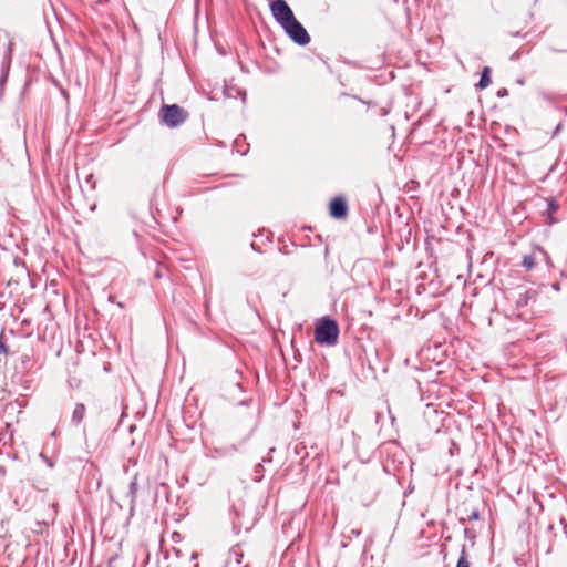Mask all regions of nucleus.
Segmentation results:
<instances>
[{
    "label": "nucleus",
    "instance_id": "1",
    "mask_svg": "<svg viewBox=\"0 0 567 567\" xmlns=\"http://www.w3.org/2000/svg\"><path fill=\"white\" fill-rule=\"evenodd\" d=\"M339 338V326L329 317L322 318L315 330V340L320 344L334 346Z\"/></svg>",
    "mask_w": 567,
    "mask_h": 567
},
{
    "label": "nucleus",
    "instance_id": "2",
    "mask_svg": "<svg viewBox=\"0 0 567 567\" xmlns=\"http://www.w3.org/2000/svg\"><path fill=\"white\" fill-rule=\"evenodd\" d=\"M188 116L189 113L177 104H164L158 112L161 122L168 127L179 126Z\"/></svg>",
    "mask_w": 567,
    "mask_h": 567
},
{
    "label": "nucleus",
    "instance_id": "3",
    "mask_svg": "<svg viewBox=\"0 0 567 567\" xmlns=\"http://www.w3.org/2000/svg\"><path fill=\"white\" fill-rule=\"evenodd\" d=\"M270 11L274 19L281 28L296 18L291 8L285 0H272L270 2Z\"/></svg>",
    "mask_w": 567,
    "mask_h": 567
},
{
    "label": "nucleus",
    "instance_id": "4",
    "mask_svg": "<svg viewBox=\"0 0 567 567\" xmlns=\"http://www.w3.org/2000/svg\"><path fill=\"white\" fill-rule=\"evenodd\" d=\"M282 29L288 37L299 45H307L311 40L307 30L296 18L288 22Z\"/></svg>",
    "mask_w": 567,
    "mask_h": 567
},
{
    "label": "nucleus",
    "instance_id": "5",
    "mask_svg": "<svg viewBox=\"0 0 567 567\" xmlns=\"http://www.w3.org/2000/svg\"><path fill=\"white\" fill-rule=\"evenodd\" d=\"M330 216L336 219H344L348 215V204L343 197H334L329 205Z\"/></svg>",
    "mask_w": 567,
    "mask_h": 567
},
{
    "label": "nucleus",
    "instance_id": "6",
    "mask_svg": "<svg viewBox=\"0 0 567 567\" xmlns=\"http://www.w3.org/2000/svg\"><path fill=\"white\" fill-rule=\"evenodd\" d=\"M558 209H559V204L557 203L556 199H554V198L547 199V206H546L544 214L547 215L546 223L548 225H553L557 221V219L554 217V215L557 213Z\"/></svg>",
    "mask_w": 567,
    "mask_h": 567
},
{
    "label": "nucleus",
    "instance_id": "7",
    "mask_svg": "<svg viewBox=\"0 0 567 567\" xmlns=\"http://www.w3.org/2000/svg\"><path fill=\"white\" fill-rule=\"evenodd\" d=\"M491 73H492V70L489 66L483 68L482 73H481V79H480L478 83L476 84V87L478 90H484L491 85V83H492Z\"/></svg>",
    "mask_w": 567,
    "mask_h": 567
},
{
    "label": "nucleus",
    "instance_id": "8",
    "mask_svg": "<svg viewBox=\"0 0 567 567\" xmlns=\"http://www.w3.org/2000/svg\"><path fill=\"white\" fill-rule=\"evenodd\" d=\"M85 411V405L83 403H78L72 413V423L75 425L80 424L84 419Z\"/></svg>",
    "mask_w": 567,
    "mask_h": 567
},
{
    "label": "nucleus",
    "instance_id": "9",
    "mask_svg": "<svg viewBox=\"0 0 567 567\" xmlns=\"http://www.w3.org/2000/svg\"><path fill=\"white\" fill-rule=\"evenodd\" d=\"M532 251H533L536 260L539 264H545V265H549L550 264V258H549L548 254L543 248L535 247V248H533Z\"/></svg>",
    "mask_w": 567,
    "mask_h": 567
},
{
    "label": "nucleus",
    "instance_id": "10",
    "mask_svg": "<svg viewBox=\"0 0 567 567\" xmlns=\"http://www.w3.org/2000/svg\"><path fill=\"white\" fill-rule=\"evenodd\" d=\"M49 514L48 517H44L42 520H38V524L49 525L50 523H53L56 516V504L52 503V505H48Z\"/></svg>",
    "mask_w": 567,
    "mask_h": 567
},
{
    "label": "nucleus",
    "instance_id": "11",
    "mask_svg": "<svg viewBox=\"0 0 567 567\" xmlns=\"http://www.w3.org/2000/svg\"><path fill=\"white\" fill-rule=\"evenodd\" d=\"M539 262L536 260L533 251H530V254L528 255H525L523 257V261H522V265L523 267L526 269V270H532L535 268L536 265H538Z\"/></svg>",
    "mask_w": 567,
    "mask_h": 567
},
{
    "label": "nucleus",
    "instance_id": "12",
    "mask_svg": "<svg viewBox=\"0 0 567 567\" xmlns=\"http://www.w3.org/2000/svg\"><path fill=\"white\" fill-rule=\"evenodd\" d=\"M137 491H138L137 477L134 476L133 481L130 483V486H128V496H130L132 503H134L136 499Z\"/></svg>",
    "mask_w": 567,
    "mask_h": 567
},
{
    "label": "nucleus",
    "instance_id": "13",
    "mask_svg": "<svg viewBox=\"0 0 567 567\" xmlns=\"http://www.w3.org/2000/svg\"><path fill=\"white\" fill-rule=\"evenodd\" d=\"M456 567H470L465 546L462 547L461 556L457 560Z\"/></svg>",
    "mask_w": 567,
    "mask_h": 567
},
{
    "label": "nucleus",
    "instance_id": "14",
    "mask_svg": "<svg viewBox=\"0 0 567 567\" xmlns=\"http://www.w3.org/2000/svg\"><path fill=\"white\" fill-rule=\"evenodd\" d=\"M8 353H9V348L4 341V333L2 331L0 334V354L8 355Z\"/></svg>",
    "mask_w": 567,
    "mask_h": 567
},
{
    "label": "nucleus",
    "instance_id": "15",
    "mask_svg": "<svg viewBox=\"0 0 567 567\" xmlns=\"http://www.w3.org/2000/svg\"><path fill=\"white\" fill-rule=\"evenodd\" d=\"M42 460L47 463L48 467L52 468L55 464L54 457H48L43 452L40 453Z\"/></svg>",
    "mask_w": 567,
    "mask_h": 567
},
{
    "label": "nucleus",
    "instance_id": "16",
    "mask_svg": "<svg viewBox=\"0 0 567 567\" xmlns=\"http://www.w3.org/2000/svg\"><path fill=\"white\" fill-rule=\"evenodd\" d=\"M508 95V91L507 89H501L497 91V96L498 97H504V96H507Z\"/></svg>",
    "mask_w": 567,
    "mask_h": 567
},
{
    "label": "nucleus",
    "instance_id": "17",
    "mask_svg": "<svg viewBox=\"0 0 567 567\" xmlns=\"http://www.w3.org/2000/svg\"><path fill=\"white\" fill-rule=\"evenodd\" d=\"M117 559V556L114 555L112 557L109 558V561H107V567H113V563Z\"/></svg>",
    "mask_w": 567,
    "mask_h": 567
},
{
    "label": "nucleus",
    "instance_id": "18",
    "mask_svg": "<svg viewBox=\"0 0 567 567\" xmlns=\"http://www.w3.org/2000/svg\"><path fill=\"white\" fill-rule=\"evenodd\" d=\"M480 515H478V512L477 511H474L471 515H470V519H478Z\"/></svg>",
    "mask_w": 567,
    "mask_h": 567
},
{
    "label": "nucleus",
    "instance_id": "19",
    "mask_svg": "<svg viewBox=\"0 0 567 567\" xmlns=\"http://www.w3.org/2000/svg\"><path fill=\"white\" fill-rule=\"evenodd\" d=\"M234 529H236L237 533H239L241 529V524L239 522H234Z\"/></svg>",
    "mask_w": 567,
    "mask_h": 567
},
{
    "label": "nucleus",
    "instance_id": "20",
    "mask_svg": "<svg viewBox=\"0 0 567 567\" xmlns=\"http://www.w3.org/2000/svg\"><path fill=\"white\" fill-rule=\"evenodd\" d=\"M351 533H352V534H354V535H357V536H359V535L361 534V532H360V530H354V529H353Z\"/></svg>",
    "mask_w": 567,
    "mask_h": 567
},
{
    "label": "nucleus",
    "instance_id": "21",
    "mask_svg": "<svg viewBox=\"0 0 567 567\" xmlns=\"http://www.w3.org/2000/svg\"><path fill=\"white\" fill-rule=\"evenodd\" d=\"M197 557V554L196 553H193L192 554V558L195 559Z\"/></svg>",
    "mask_w": 567,
    "mask_h": 567
},
{
    "label": "nucleus",
    "instance_id": "22",
    "mask_svg": "<svg viewBox=\"0 0 567 567\" xmlns=\"http://www.w3.org/2000/svg\"><path fill=\"white\" fill-rule=\"evenodd\" d=\"M6 78H7L6 75H4V76H2V79H1V83H3V82L6 81Z\"/></svg>",
    "mask_w": 567,
    "mask_h": 567
},
{
    "label": "nucleus",
    "instance_id": "23",
    "mask_svg": "<svg viewBox=\"0 0 567 567\" xmlns=\"http://www.w3.org/2000/svg\"><path fill=\"white\" fill-rule=\"evenodd\" d=\"M230 450L237 451L236 446H234V445L230 447Z\"/></svg>",
    "mask_w": 567,
    "mask_h": 567
},
{
    "label": "nucleus",
    "instance_id": "24",
    "mask_svg": "<svg viewBox=\"0 0 567 567\" xmlns=\"http://www.w3.org/2000/svg\"><path fill=\"white\" fill-rule=\"evenodd\" d=\"M194 567H198V564L196 563V564L194 565Z\"/></svg>",
    "mask_w": 567,
    "mask_h": 567
}]
</instances>
